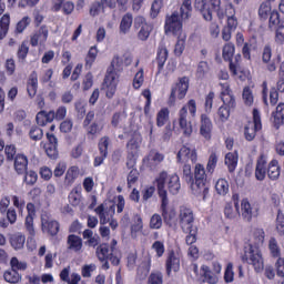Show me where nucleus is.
Instances as JSON below:
<instances>
[{"instance_id":"obj_11","label":"nucleus","mask_w":284,"mask_h":284,"mask_svg":"<svg viewBox=\"0 0 284 284\" xmlns=\"http://www.w3.org/2000/svg\"><path fill=\"white\" fill-rule=\"evenodd\" d=\"M261 112L257 109L253 110V121L248 122L244 128V136L246 141H254L256 133L262 130Z\"/></svg>"},{"instance_id":"obj_23","label":"nucleus","mask_w":284,"mask_h":284,"mask_svg":"<svg viewBox=\"0 0 284 284\" xmlns=\"http://www.w3.org/2000/svg\"><path fill=\"white\" fill-rule=\"evenodd\" d=\"M67 247L70 250V252H75V254H79L81 250H83V240L74 234H71L67 239Z\"/></svg>"},{"instance_id":"obj_39","label":"nucleus","mask_w":284,"mask_h":284,"mask_svg":"<svg viewBox=\"0 0 284 284\" xmlns=\"http://www.w3.org/2000/svg\"><path fill=\"white\" fill-rule=\"evenodd\" d=\"M187 39V36L185 33L178 34V41L175 43L174 48V54L175 57H181L185 50V41Z\"/></svg>"},{"instance_id":"obj_12","label":"nucleus","mask_w":284,"mask_h":284,"mask_svg":"<svg viewBox=\"0 0 284 284\" xmlns=\"http://www.w3.org/2000/svg\"><path fill=\"white\" fill-rule=\"evenodd\" d=\"M187 90H190V79L187 77L180 78L171 89L170 101L174 103V101H176V97L180 100L185 99Z\"/></svg>"},{"instance_id":"obj_20","label":"nucleus","mask_w":284,"mask_h":284,"mask_svg":"<svg viewBox=\"0 0 284 284\" xmlns=\"http://www.w3.org/2000/svg\"><path fill=\"white\" fill-rule=\"evenodd\" d=\"M45 41H48V27H41L31 36L30 44L37 48V45H43Z\"/></svg>"},{"instance_id":"obj_41","label":"nucleus","mask_w":284,"mask_h":284,"mask_svg":"<svg viewBox=\"0 0 284 284\" xmlns=\"http://www.w3.org/2000/svg\"><path fill=\"white\" fill-rule=\"evenodd\" d=\"M170 120V110L168 108L161 109L156 114V125L158 128H163L165 123Z\"/></svg>"},{"instance_id":"obj_21","label":"nucleus","mask_w":284,"mask_h":284,"mask_svg":"<svg viewBox=\"0 0 284 284\" xmlns=\"http://www.w3.org/2000/svg\"><path fill=\"white\" fill-rule=\"evenodd\" d=\"M266 175H267V158L265 155H261L256 161L255 179L257 181H265Z\"/></svg>"},{"instance_id":"obj_52","label":"nucleus","mask_w":284,"mask_h":284,"mask_svg":"<svg viewBox=\"0 0 284 284\" xmlns=\"http://www.w3.org/2000/svg\"><path fill=\"white\" fill-rule=\"evenodd\" d=\"M275 227L276 232L280 234V236L284 235V214L282 210L277 211V216L275 220Z\"/></svg>"},{"instance_id":"obj_13","label":"nucleus","mask_w":284,"mask_h":284,"mask_svg":"<svg viewBox=\"0 0 284 284\" xmlns=\"http://www.w3.org/2000/svg\"><path fill=\"white\" fill-rule=\"evenodd\" d=\"M180 227L184 233L191 232V230H194V212L192 209H187L185 206H182L180 209Z\"/></svg>"},{"instance_id":"obj_27","label":"nucleus","mask_w":284,"mask_h":284,"mask_svg":"<svg viewBox=\"0 0 284 284\" xmlns=\"http://www.w3.org/2000/svg\"><path fill=\"white\" fill-rule=\"evenodd\" d=\"M39 88V75L37 74L36 71H33L30 74L28 84H27V91L30 97V99H34L37 97V90Z\"/></svg>"},{"instance_id":"obj_28","label":"nucleus","mask_w":284,"mask_h":284,"mask_svg":"<svg viewBox=\"0 0 284 284\" xmlns=\"http://www.w3.org/2000/svg\"><path fill=\"white\" fill-rule=\"evenodd\" d=\"M224 215L226 219H236L241 216V211L239 210V200H233V203H226L224 206Z\"/></svg>"},{"instance_id":"obj_63","label":"nucleus","mask_w":284,"mask_h":284,"mask_svg":"<svg viewBox=\"0 0 284 284\" xmlns=\"http://www.w3.org/2000/svg\"><path fill=\"white\" fill-rule=\"evenodd\" d=\"M253 237L255 239L256 245H263L265 243V231L263 229H255L253 231Z\"/></svg>"},{"instance_id":"obj_22","label":"nucleus","mask_w":284,"mask_h":284,"mask_svg":"<svg viewBox=\"0 0 284 284\" xmlns=\"http://www.w3.org/2000/svg\"><path fill=\"white\" fill-rule=\"evenodd\" d=\"M181 270V258L174 251L169 253L166 258V274H172V272H179Z\"/></svg>"},{"instance_id":"obj_47","label":"nucleus","mask_w":284,"mask_h":284,"mask_svg":"<svg viewBox=\"0 0 284 284\" xmlns=\"http://www.w3.org/2000/svg\"><path fill=\"white\" fill-rule=\"evenodd\" d=\"M235 50H236V48L234 47V43L229 42V43L224 44L223 50H222V57H223L224 61H232Z\"/></svg>"},{"instance_id":"obj_42","label":"nucleus","mask_w":284,"mask_h":284,"mask_svg":"<svg viewBox=\"0 0 284 284\" xmlns=\"http://www.w3.org/2000/svg\"><path fill=\"white\" fill-rule=\"evenodd\" d=\"M139 232H143V219H141V215H135L134 223L131 225L132 239H136V234H139Z\"/></svg>"},{"instance_id":"obj_36","label":"nucleus","mask_w":284,"mask_h":284,"mask_svg":"<svg viewBox=\"0 0 284 284\" xmlns=\"http://www.w3.org/2000/svg\"><path fill=\"white\" fill-rule=\"evenodd\" d=\"M79 166H70L65 173L64 183L65 185H72L77 179H79Z\"/></svg>"},{"instance_id":"obj_30","label":"nucleus","mask_w":284,"mask_h":284,"mask_svg":"<svg viewBox=\"0 0 284 284\" xmlns=\"http://www.w3.org/2000/svg\"><path fill=\"white\" fill-rule=\"evenodd\" d=\"M28 170V158L23 154L16 155L14 159V171L17 174H26Z\"/></svg>"},{"instance_id":"obj_51","label":"nucleus","mask_w":284,"mask_h":284,"mask_svg":"<svg viewBox=\"0 0 284 284\" xmlns=\"http://www.w3.org/2000/svg\"><path fill=\"white\" fill-rule=\"evenodd\" d=\"M126 119H128V115H125L124 113L113 114V116L111 119L112 128H123V125L125 124Z\"/></svg>"},{"instance_id":"obj_49","label":"nucleus","mask_w":284,"mask_h":284,"mask_svg":"<svg viewBox=\"0 0 284 284\" xmlns=\"http://www.w3.org/2000/svg\"><path fill=\"white\" fill-rule=\"evenodd\" d=\"M201 270L206 283H210V284L219 283V277L214 275L212 271H210V266L203 265Z\"/></svg>"},{"instance_id":"obj_9","label":"nucleus","mask_w":284,"mask_h":284,"mask_svg":"<svg viewBox=\"0 0 284 284\" xmlns=\"http://www.w3.org/2000/svg\"><path fill=\"white\" fill-rule=\"evenodd\" d=\"M143 138L141 134L134 133L132 139L126 143V150L129 153V160L126 162L128 168H134L136 165L135 156L139 154V150H141V143Z\"/></svg>"},{"instance_id":"obj_44","label":"nucleus","mask_w":284,"mask_h":284,"mask_svg":"<svg viewBox=\"0 0 284 284\" xmlns=\"http://www.w3.org/2000/svg\"><path fill=\"white\" fill-rule=\"evenodd\" d=\"M164 159L165 155H163V153H159V151H150L146 158L149 165H159V163H162Z\"/></svg>"},{"instance_id":"obj_33","label":"nucleus","mask_w":284,"mask_h":284,"mask_svg":"<svg viewBox=\"0 0 284 284\" xmlns=\"http://www.w3.org/2000/svg\"><path fill=\"white\" fill-rule=\"evenodd\" d=\"M36 121L38 125H45L47 123H52L54 121V111L45 112L40 111L37 116Z\"/></svg>"},{"instance_id":"obj_3","label":"nucleus","mask_w":284,"mask_h":284,"mask_svg":"<svg viewBox=\"0 0 284 284\" xmlns=\"http://www.w3.org/2000/svg\"><path fill=\"white\" fill-rule=\"evenodd\" d=\"M220 85L221 100L224 104L217 110V121L220 123H225L230 119L231 110H234L236 108V99L234 98L232 89H230V83H220Z\"/></svg>"},{"instance_id":"obj_46","label":"nucleus","mask_w":284,"mask_h":284,"mask_svg":"<svg viewBox=\"0 0 284 284\" xmlns=\"http://www.w3.org/2000/svg\"><path fill=\"white\" fill-rule=\"evenodd\" d=\"M215 190L220 196H225V194L230 192V183H227V180L225 179H220L215 183Z\"/></svg>"},{"instance_id":"obj_55","label":"nucleus","mask_w":284,"mask_h":284,"mask_svg":"<svg viewBox=\"0 0 284 284\" xmlns=\"http://www.w3.org/2000/svg\"><path fill=\"white\" fill-rule=\"evenodd\" d=\"M4 281L11 284L19 283L21 281V274L12 268V271L4 272Z\"/></svg>"},{"instance_id":"obj_29","label":"nucleus","mask_w":284,"mask_h":284,"mask_svg":"<svg viewBox=\"0 0 284 284\" xmlns=\"http://www.w3.org/2000/svg\"><path fill=\"white\" fill-rule=\"evenodd\" d=\"M262 61L263 63H267L268 72H275L276 70V62L272 60V48L270 45L264 47L262 53Z\"/></svg>"},{"instance_id":"obj_54","label":"nucleus","mask_w":284,"mask_h":284,"mask_svg":"<svg viewBox=\"0 0 284 284\" xmlns=\"http://www.w3.org/2000/svg\"><path fill=\"white\" fill-rule=\"evenodd\" d=\"M10 265H11V270H13L14 272H18V271L23 272L28 270V263L23 261H19V258L17 257L11 258Z\"/></svg>"},{"instance_id":"obj_43","label":"nucleus","mask_w":284,"mask_h":284,"mask_svg":"<svg viewBox=\"0 0 284 284\" xmlns=\"http://www.w3.org/2000/svg\"><path fill=\"white\" fill-rule=\"evenodd\" d=\"M143 83H145V73L143 71V69H140L133 77V89L134 90H141V88L143 87Z\"/></svg>"},{"instance_id":"obj_34","label":"nucleus","mask_w":284,"mask_h":284,"mask_svg":"<svg viewBox=\"0 0 284 284\" xmlns=\"http://www.w3.org/2000/svg\"><path fill=\"white\" fill-rule=\"evenodd\" d=\"M272 12L274 11L272 10V3H270V1L262 2L257 9V14L262 21H267Z\"/></svg>"},{"instance_id":"obj_19","label":"nucleus","mask_w":284,"mask_h":284,"mask_svg":"<svg viewBox=\"0 0 284 284\" xmlns=\"http://www.w3.org/2000/svg\"><path fill=\"white\" fill-rule=\"evenodd\" d=\"M161 210L164 222L170 223L171 221H174V219H176V210L174 207H169L170 200L166 197H161Z\"/></svg>"},{"instance_id":"obj_24","label":"nucleus","mask_w":284,"mask_h":284,"mask_svg":"<svg viewBox=\"0 0 284 284\" xmlns=\"http://www.w3.org/2000/svg\"><path fill=\"white\" fill-rule=\"evenodd\" d=\"M42 232L50 234V236H57L59 234V222L42 217Z\"/></svg>"},{"instance_id":"obj_62","label":"nucleus","mask_w":284,"mask_h":284,"mask_svg":"<svg viewBox=\"0 0 284 284\" xmlns=\"http://www.w3.org/2000/svg\"><path fill=\"white\" fill-rule=\"evenodd\" d=\"M161 8H163V0H154L151 6L152 19H156L159 17V12H161Z\"/></svg>"},{"instance_id":"obj_38","label":"nucleus","mask_w":284,"mask_h":284,"mask_svg":"<svg viewBox=\"0 0 284 284\" xmlns=\"http://www.w3.org/2000/svg\"><path fill=\"white\" fill-rule=\"evenodd\" d=\"M242 101L244 105H247V108H252V105H254V91H252V88L245 87L243 89Z\"/></svg>"},{"instance_id":"obj_7","label":"nucleus","mask_w":284,"mask_h":284,"mask_svg":"<svg viewBox=\"0 0 284 284\" xmlns=\"http://www.w3.org/2000/svg\"><path fill=\"white\" fill-rule=\"evenodd\" d=\"M244 261L252 265L255 272H263L265 270V262L263 261V253H261V248L250 244L245 247L244 251Z\"/></svg>"},{"instance_id":"obj_6","label":"nucleus","mask_w":284,"mask_h":284,"mask_svg":"<svg viewBox=\"0 0 284 284\" xmlns=\"http://www.w3.org/2000/svg\"><path fill=\"white\" fill-rule=\"evenodd\" d=\"M195 183H192L191 190L195 196H202L203 200L210 194V187L205 184L207 182V174H205V166L203 164H195L194 169Z\"/></svg>"},{"instance_id":"obj_60","label":"nucleus","mask_w":284,"mask_h":284,"mask_svg":"<svg viewBox=\"0 0 284 284\" xmlns=\"http://www.w3.org/2000/svg\"><path fill=\"white\" fill-rule=\"evenodd\" d=\"M108 148H110V138L109 136L101 138L99 141L100 154L108 156Z\"/></svg>"},{"instance_id":"obj_8","label":"nucleus","mask_w":284,"mask_h":284,"mask_svg":"<svg viewBox=\"0 0 284 284\" xmlns=\"http://www.w3.org/2000/svg\"><path fill=\"white\" fill-rule=\"evenodd\" d=\"M226 24L222 29V39L223 41H232V33L236 32V28H239V19H236L234 6H226Z\"/></svg>"},{"instance_id":"obj_37","label":"nucleus","mask_w":284,"mask_h":284,"mask_svg":"<svg viewBox=\"0 0 284 284\" xmlns=\"http://www.w3.org/2000/svg\"><path fill=\"white\" fill-rule=\"evenodd\" d=\"M111 252H112V247L110 248L108 244H101L100 246H98L95 254L99 261L103 263V261H108Z\"/></svg>"},{"instance_id":"obj_56","label":"nucleus","mask_w":284,"mask_h":284,"mask_svg":"<svg viewBox=\"0 0 284 284\" xmlns=\"http://www.w3.org/2000/svg\"><path fill=\"white\" fill-rule=\"evenodd\" d=\"M69 202L74 207L81 205V191L79 189H73L69 194Z\"/></svg>"},{"instance_id":"obj_58","label":"nucleus","mask_w":284,"mask_h":284,"mask_svg":"<svg viewBox=\"0 0 284 284\" xmlns=\"http://www.w3.org/2000/svg\"><path fill=\"white\" fill-rule=\"evenodd\" d=\"M151 250H153V252L155 253V256L158 258H161V256H163V254H165V244L161 241H155L152 244Z\"/></svg>"},{"instance_id":"obj_17","label":"nucleus","mask_w":284,"mask_h":284,"mask_svg":"<svg viewBox=\"0 0 284 284\" xmlns=\"http://www.w3.org/2000/svg\"><path fill=\"white\" fill-rule=\"evenodd\" d=\"M212 130H214V124L212 123V119L207 116V114L203 113L200 118V134L206 141L212 139Z\"/></svg>"},{"instance_id":"obj_26","label":"nucleus","mask_w":284,"mask_h":284,"mask_svg":"<svg viewBox=\"0 0 284 284\" xmlns=\"http://www.w3.org/2000/svg\"><path fill=\"white\" fill-rule=\"evenodd\" d=\"M266 174L271 181H278L281 178V165L278 160H272L266 169Z\"/></svg>"},{"instance_id":"obj_15","label":"nucleus","mask_w":284,"mask_h":284,"mask_svg":"<svg viewBox=\"0 0 284 284\" xmlns=\"http://www.w3.org/2000/svg\"><path fill=\"white\" fill-rule=\"evenodd\" d=\"M95 214H98L100 219V225H108L109 221H112L116 206L114 204L108 206V204H100L95 210Z\"/></svg>"},{"instance_id":"obj_25","label":"nucleus","mask_w":284,"mask_h":284,"mask_svg":"<svg viewBox=\"0 0 284 284\" xmlns=\"http://www.w3.org/2000/svg\"><path fill=\"white\" fill-rule=\"evenodd\" d=\"M273 125L278 130L284 125V103L280 102L274 112H272Z\"/></svg>"},{"instance_id":"obj_48","label":"nucleus","mask_w":284,"mask_h":284,"mask_svg":"<svg viewBox=\"0 0 284 284\" xmlns=\"http://www.w3.org/2000/svg\"><path fill=\"white\" fill-rule=\"evenodd\" d=\"M268 250L273 258H281V246H278V242L274 237L268 241Z\"/></svg>"},{"instance_id":"obj_45","label":"nucleus","mask_w":284,"mask_h":284,"mask_svg":"<svg viewBox=\"0 0 284 284\" xmlns=\"http://www.w3.org/2000/svg\"><path fill=\"white\" fill-rule=\"evenodd\" d=\"M180 12L182 20L190 19V17H192V0H184L180 8Z\"/></svg>"},{"instance_id":"obj_40","label":"nucleus","mask_w":284,"mask_h":284,"mask_svg":"<svg viewBox=\"0 0 284 284\" xmlns=\"http://www.w3.org/2000/svg\"><path fill=\"white\" fill-rule=\"evenodd\" d=\"M165 61H168V48L164 45H160L158 49V69L159 72L163 70V67L165 65Z\"/></svg>"},{"instance_id":"obj_18","label":"nucleus","mask_w":284,"mask_h":284,"mask_svg":"<svg viewBox=\"0 0 284 284\" xmlns=\"http://www.w3.org/2000/svg\"><path fill=\"white\" fill-rule=\"evenodd\" d=\"M241 215L244 221H252V219L258 216V207L252 205L247 199H244L241 202Z\"/></svg>"},{"instance_id":"obj_32","label":"nucleus","mask_w":284,"mask_h":284,"mask_svg":"<svg viewBox=\"0 0 284 284\" xmlns=\"http://www.w3.org/2000/svg\"><path fill=\"white\" fill-rule=\"evenodd\" d=\"M132 23L134 24V17L130 12L125 13L120 22V33L128 34L132 28Z\"/></svg>"},{"instance_id":"obj_14","label":"nucleus","mask_w":284,"mask_h":284,"mask_svg":"<svg viewBox=\"0 0 284 284\" xmlns=\"http://www.w3.org/2000/svg\"><path fill=\"white\" fill-rule=\"evenodd\" d=\"M134 28L139 30L138 39H140V41H148V39H150L152 27L144 17L138 16L134 18Z\"/></svg>"},{"instance_id":"obj_61","label":"nucleus","mask_w":284,"mask_h":284,"mask_svg":"<svg viewBox=\"0 0 284 284\" xmlns=\"http://www.w3.org/2000/svg\"><path fill=\"white\" fill-rule=\"evenodd\" d=\"M31 19L30 17L26 16L23 17L16 26V32H18V34H21V32H23V30H26V28H28V26H30L31 23Z\"/></svg>"},{"instance_id":"obj_4","label":"nucleus","mask_w":284,"mask_h":284,"mask_svg":"<svg viewBox=\"0 0 284 284\" xmlns=\"http://www.w3.org/2000/svg\"><path fill=\"white\" fill-rule=\"evenodd\" d=\"M187 110L189 114L192 119L196 118V100L191 99L187 103L180 109L178 113V123L180 129L182 130L183 136H192V132H194V126H192V121H187Z\"/></svg>"},{"instance_id":"obj_50","label":"nucleus","mask_w":284,"mask_h":284,"mask_svg":"<svg viewBox=\"0 0 284 284\" xmlns=\"http://www.w3.org/2000/svg\"><path fill=\"white\" fill-rule=\"evenodd\" d=\"M10 28V14L6 13L0 20V39H3L8 34Z\"/></svg>"},{"instance_id":"obj_64","label":"nucleus","mask_w":284,"mask_h":284,"mask_svg":"<svg viewBox=\"0 0 284 284\" xmlns=\"http://www.w3.org/2000/svg\"><path fill=\"white\" fill-rule=\"evenodd\" d=\"M148 284H163V274L161 272L151 273Z\"/></svg>"},{"instance_id":"obj_31","label":"nucleus","mask_w":284,"mask_h":284,"mask_svg":"<svg viewBox=\"0 0 284 284\" xmlns=\"http://www.w3.org/2000/svg\"><path fill=\"white\" fill-rule=\"evenodd\" d=\"M9 243L16 251L23 250L26 247V236L23 233H14L10 236Z\"/></svg>"},{"instance_id":"obj_2","label":"nucleus","mask_w":284,"mask_h":284,"mask_svg":"<svg viewBox=\"0 0 284 284\" xmlns=\"http://www.w3.org/2000/svg\"><path fill=\"white\" fill-rule=\"evenodd\" d=\"M155 183L160 199H168V190L171 194H176L181 190V179L175 173L161 172Z\"/></svg>"},{"instance_id":"obj_16","label":"nucleus","mask_w":284,"mask_h":284,"mask_svg":"<svg viewBox=\"0 0 284 284\" xmlns=\"http://www.w3.org/2000/svg\"><path fill=\"white\" fill-rule=\"evenodd\" d=\"M199 155L196 154V149L190 146H182L178 152V162L179 163H196Z\"/></svg>"},{"instance_id":"obj_1","label":"nucleus","mask_w":284,"mask_h":284,"mask_svg":"<svg viewBox=\"0 0 284 284\" xmlns=\"http://www.w3.org/2000/svg\"><path fill=\"white\" fill-rule=\"evenodd\" d=\"M122 55H114L111 61V67L106 71L104 78V89L106 90L108 99H112L116 93V85H119V72L123 71Z\"/></svg>"},{"instance_id":"obj_57","label":"nucleus","mask_w":284,"mask_h":284,"mask_svg":"<svg viewBox=\"0 0 284 284\" xmlns=\"http://www.w3.org/2000/svg\"><path fill=\"white\" fill-rule=\"evenodd\" d=\"M98 54L99 49H97V47H91L85 58V65L92 68V64L94 63V61H97Z\"/></svg>"},{"instance_id":"obj_5","label":"nucleus","mask_w":284,"mask_h":284,"mask_svg":"<svg viewBox=\"0 0 284 284\" xmlns=\"http://www.w3.org/2000/svg\"><path fill=\"white\" fill-rule=\"evenodd\" d=\"M195 8L200 10L205 21H212V12L216 10L217 19H227V8L225 11L221 9V0H195Z\"/></svg>"},{"instance_id":"obj_10","label":"nucleus","mask_w":284,"mask_h":284,"mask_svg":"<svg viewBox=\"0 0 284 284\" xmlns=\"http://www.w3.org/2000/svg\"><path fill=\"white\" fill-rule=\"evenodd\" d=\"M165 34H184L183 33V22L179 12H173L171 16H166L165 24H164Z\"/></svg>"},{"instance_id":"obj_35","label":"nucleus","mask_w":284,"mask_h":284,"mask_svg":"<svg viewBox=\"0 0 284 284\" xmlns=\"http://www.w3.org/2000/svg\"><path fill=\"white\" fill-rule=\"evenodd\" d=\"M225 165L229 168V172H234L236 170V165H239V153L231 152L225 155Z\"/></svg>"},{"instance_id":"obj_59","label":"nucleus","mask_w":284,"mask_h":284,"mask_svg":"<svg viewBox=\"0 0 284 284\" xmlns=\"http://www.w3.org/2000/svg\"><path fill=\"white\" fill-rule=\"evenodd\" d=\"M225 283H234V264L229 262L224 272Z\"/></svg>"},{"instance_id":"obj_53","label":"nucleus","mask_w":284,"mask_h":284,"mask_svg":"<svg viewBox=\"0 0 284 284\" xmlns=\"http://www.w3.org/2000/svg\"><path fill=\"white\" fill-rule=\"evenodd\" d=\"M149 227L151 230H161L163 227V217L158 213L153 214L150 219Z\"/></svg>"}]
</instances>
